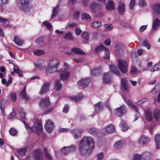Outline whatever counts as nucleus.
I'll list each match as a JSON object with an SVG mask.
<instances>
[{
  "mask_svg": "<svg viewBox=\"0 0 160 160\" xmlns=\"http://www.w3.org/2000/svg\"><path fill=\"white\" fill-rule=\"evenodd\" d=\"M79 151L82 156H87L89 155L90 151V138L85 137L80 140L78 145Z\"/></svg>",
  "mask_w": 160,
  "mask_h": 160,
  "instance_id": "1",
  "label": "nucleus"
},
{
  "mask_svg": "<svg viewBox=\"0 0 160 160\" xmlns=\"http://www.w3.org/2000/svg\"><path fill=\"white\" fill-rule=\"evenodd\" d=\"M59 64V60L56 58H52L49 60L45 70V73L49 75L57 71Z\"/></svg>",
  "mask_w": 160,
  "mask_h": 160,
  "instance_id": "2",
  "label": "nucleus"
},
{
  "mask_svg": "<svg viewBox=\"0 0 160 160\" xmlns=\"http://www.w3.org/2000/svg\"><path fill=\"white\" fill-rule=\"evenodd\" d=\"M24 122L26 128L29 132L34 131L37 133H39L42 131V124L40 121L37 120L35 121L34 125L31 127L29 126L25 121Z\"/></svg>",
  "mask_w": 160,
  "mask_h": 160,
  "instance_id": "3",
  "label": "nucleus"
},
{
  "mask_svg": "<svg viewBox=\"0 0 160 160\" xmlns=\"http://www.w3.org/2000/svg\"><path fill=\"white\" fill-rule=\"evenodd\" d=\"M104 50L105 52L103 58L105 59H109L110 53L109 50L104 47L102 44H100L97 46L95 48V51L97 53Z\"/></svg>",
  "mask_w": 160,
  "mask_h": 160,
  "instance_id": "4",
  "label": "nucleus"
},
{
  "mask_svg": "<svg viewBox=\"0 0 160 160\" xmlns=\"http://www.w3.org/2000/svg\"><path fill=\"white\" fill-rule=\"evenodd\" d=\"M119 69L123 73H125L127 71L128 65L127 62L124 60L120 59L118 60Z\"/></svg>",
  "mask_w": 160,
  "mask_h": 160,
  "instance_id": "5",
  "label": "nucleus"
},
{
  "mask_svg": "<svg viewBox=\"0 0 160 160\" xmlns=\"http://www.w3.org/2000/svg\"><path fill=\"white\" fill-rule=\"evenodd\" d=\"M58 72L60 73V78L62 81H65L70 77V72L67 70H65L64 68L60 69L58 71Z\"/></svg>",
  "mask_w": 160,
  "mask_h": 160,
  "instance_id": "6",
  "label": "nucleus"
},
{
  "mask_svg": "<svg viewBox=\"0 0 160 160\" xmlns=\"http://www.w3.org/2000/svg\"><path fill=\"white\" fill-rule=\"evenodd\" d=\"M89 78H85L79 80L77 82V85L80 88H82L88 87L90 82Z\"/></svg>",
  "mask_w": 160,
  "mask_h": 160,
  "instance_id": "7",
  "label": "nucleus"
},
{
  "mask_svg": "<svg viewBox=\"0 0 160 160\" xmlns=\"http://www.w3.org/2000/svg\"><path fill=\"white\" fill-rule=\"evenodd\" d=\"M126 108L124 105L123 104L114 110V113L117 116L121 117L126 112Z\"/></svg>",
  "mask_w": 160,
  "mask_h": 160,
  "instance_id": "8",
  "label": "nucleus"
},
{
  "mask_svg": "<svg viewBox=\"0 0 160 160\" xmlns=\"http://www.w3.org/2000/svg\"><path fill=\"white\" fill-rule=\"evenodd\" d=\"M33 156L34 160H43V156L42 152L40 149H38L34 150Z\"/></svg>",
  "mask_w": 160,
  "mask_h": 160,
  "instance_id": "9",
  "label": "nucleus"
},
{
  "mask_svg": "<svg viewBox=\"0 0 160 160\" xmlns=\"http://www.w3.org/2000/svg\"><path fill=\"white\" fill-rule=\"evenodd\" d=\"M112 78L111 72H108L104 73L103 75V83L106 84L110 83L112 81Z\"/></svg>",
  "mask_w": 160,
  "mask_h": 160,
  "instance_id": "10",
  "label": "nucleus"
},
{
  "mask_svg": "<svg viewBox=\"0 0 160 160\" xmlns=\"http://www.w3.org/2000/svg\"><path fill=\"white\" fill-rule=\"evenodd\" d=\"M103 134L104 135L111 133L115 132V129L113 126L111 124H109L102 129Z\"/></svg>",
  "mask_w": 160,
  "mask_h": 160,
  "instance_id": "11",
  "label": "nucleus"
},
{
  "mask_svg": "<svg viewBox=\"0 0 160 160\" xmlns=\"http://www.w3.org/2000/svg\"><path fill=\"white\" fill-rule=\"evenodd\" d=\"M29 0H18V5L21 10H25L27 8Z\"/></svg>",
  "mask_w": 160,
  "mask_h": 160,
  "instance_id": "12",
  "label": "nucleus"
},
{
  "mask_svg": "<svg viewBox=\"0 0 160 160\" xmlns=\"http://www.w3.org/2000/svg\"><path fill=\"white\" fill-rule=\"evenodd\" d=\"M53 122L50 120H48L45 125V128L47 131L49 132H51L53 130Z\"/></svg>",
  "mask_w": 160,
  "mask_h": 160,
  "instance_id": "13",
  "label": "nucleus"
},
{
  "mask_svg": "<svg viewBox=\"0 0 160 160\" xmlns=\"http://www.w3.org/2000/svg\"><path fill=\"white\" fill-rule=\"evenodd\" d=\"M49 104V98L48 97L42 99L40 101L39 105L42 108H44L47 106Z\"/></svg>",
  "mask_w": 160,
  "mask_h": 160,
  "instance_id": "14",
  "label": "nucleus"
},
{
  "mask_svg": "<svg viewBox=\"0 0 160 160\" xmlns=\"http://www.w3.org/2000/svg\"><path fill=\"white\" fill-rule=\"evenodd\" d=\"M149 139L144 135L142 136L138 141L139 144L141 145L147 144L149 142Z\"/></svg>",
  "mask_w": 160,
  "mask_h": 160,
  "instance_id": "15",
  "label": "nucleus"
},
{
  "mask_svg": "<svg viewBox=\"0 0 160 160\" xmlns=\"http://www.w3.org/2000/svg\"><path fill=\"white\" fill-rule=\"evenodd\" d=\"M101 5L95 2H93L91 4V9L92 12L95 13L97 10H98L101 8Z\"/></svg>",
  "mask_w": 160,
  "mask_h": 160,
  "instance_id": "16",
  "label": "nucleus"
},
{
  "mask_svg": "<svg viewBox=\"0 0 160 160\" xmlns=\"http://www.w3.org/2000/svg\"><path fill=\"white\" fill-rule=\"evenodd\" d=\"M83 131L82 129H75L71 131L72 134L73 136L75 139H77L79 137Z\"/></svg>",
  "mask_w": 160,
  "mask_h": 160,
  "instance_id": "17",
  "label": "nucleus"
},
{
  "mask_svg": "<svg viewBox=\"0 0 160 160\" xmlns=\"http://www.w3.org/2000/svg\"><path fill=\"white\" fill-rule=\"evenodd\" d=\"M76 147L74 145H71L70 146L67 147L66 149H68V151H65V149L64 148H62L61 149L62 152L64 154H66L68 153L72 152L74 151L76 149Z\"/></svg>",
  "mask_w": 160,
  "mask_h": 160,
  "instance_id": "18",
  "label": "nucleus"
},
{
  "mask_svg": "<svg viewBox=\"0 0 160 160\" xmlns=\"http://www.w3.org/2000/svg\"><path fill=\"white\" fill-rule=\"evenodd\" d=\"M95 108V112L93 115H91V116H92L93 117L95 115H96L97 113L102 108V106L101 105V102H98L97 103L94 105Z\"/></svg>",
  "mask_w": 160,
  "mask_h": 160,
  "instance_id": "19",
  "label": "nucleus"
},
{
  "mask_svg": "<svg viewBox=\"0 0 160 160\" xmlns=\"http://www.w3.org/2000/svg\"><path fill=\"white\" fill-rule=\"evenodd\" d=\"M125 142L123 140H119L116 142L114 145V147L116 149H120L124 145Z\"/></svg>",
  "mask_w": 160,
  "mask_h": 160,
  "instance_id": "20",
  "label": "nucleus"
},
{
  "mask_svg": "<svg viewBox=\"0 0 160 160\" xmlns=\"http://www.w3.org/2000/svg\"><path fill=\"white\" fill-rule=\"evenodd\" d=\"M50 84L49 82L45 83L42 86V89L39 92L40 94L46 93L48 90Z\"/></svg>",
  "mask_w": 160,
  "mask_h": 160,
  "instance_id": "21",
  "label": "nucleus"
},
{
  "mask_svg": "<svg viewBox=\"0 0 160 160\" xmlns=\"http://www.w3.org/2000/svg\"><path fill=\"white\" fill-rule=\"evenodd\" d=\"M20 96L22 98L25 100H28L30 98L28 95L26 91V86H25L23 90L20 93Z\"/></svg>",
  "mask_w": 160,
  "mask_h": 160,
  "instance_id": "22",
  "label": "nucleus"
},
{
  "mask_svg": "<svg viewBox=\"0 0 160 160\" xmlns=\"http://www.w3.org/2000/svg\"><path fill=\"white\" fill-rule=\"evenodd\" d=\"M118 8L119 13L121 15H123L125 11V4L123 2H120Z\"/></svg>",
  "mask_w": 160,
  "mask_h": 160,
  "instance_id": "23",
  "label": "nucleus"
},
{
  "mask_svg": "<svg viewBox=\"0 0 160 160\" xmlns=\"http://www.w3.org/2000/svg\"><path fill=\"white\" fill-rule=\"evenodd\" d=\"M107 10H112L114 9V5L113 2L109 0L105 6Z\"/></svg>",
  "mask_w": 160,
  "mask_h": 160,
  "instance_id": "24",
  "label": "nucleus"
},
{
  "mask_svg": "<svg viewBox=\"0 0 160 160\" xmlns=\"http://www.w3.org/2000/svg\"><path fill=\"white\" fill-rule=\"evenodd\" d=\"M152 8L154 13L156 15L160 14V4L156 3L152 7Z\"/></svg>",
  "mask_w": 160,
  "mask_h": 160,
  "instance_id": "25",
  "label": "nucleus"
},
{
  "mask_svg": "<svg viewBox=\"0 0 160 160\" xmlns=\"http://www.w3.org/2000/svg\"><path fill=\"white\" fill-rule=\"evenodd\" d=\"M102 68L99 67L92 70L91 71V74L92 76L99 75L102 72Z\"/></svg>",
  "mask_w": 160,
  "mask_h": 160,
  "instance_id": "26",
  "label": "nucleus"
},
{
  "mask_svg": "<svg viewBox=\"0 0 160 160\" xmlns=\"http://www.w3.org/2000/svg\"><path fill=\"white\" fill-rule=\"evenodd\" d=\"M119 126L122 130L123 131H125L129 129V127L127 124L123 120H122L120 123Z\"/></svg>",
  "mask_w": 160,
  "mask_h": 160,
  "instance_id": "27",
  "label": "nucleus"
},
{
  "mask_svg": "<svg viewBox=\"0 0 160 160\" xmlns=\"http://www.w3.org/2000/svg\"><path fill=\"white\" fill-rule=\"evenodd\" d=\"M142 160H150L151 156V154L148 152H145L141 155Z\"/></svg>",
  "mask_w": 160,
  "mask_h": 160,
  "instance_id": "28",
  "label": "nucleus"
},
{
  "mask_svg": "<svg viewBox=\"0 0 160 160\" xmlns=\"http://www.w3.org/2000/svg\"><path fill=\"white\" fill-rule=\"evenodd\" d=\"M83 95L82 94H80L77 96H70L69 98L71 100L75 101H78L81 99L83 98Z\"/></svg>",
  "mask_w": 160,
  "mask_h": 160,
  "instance_id": "29",
  "label": "nucleus"
},
{
  "mask_svg": "<svg viewBox=\"0 0 160 160\" xmlns=\"http://www.w3.org/2000/svg\"><path fill=\"white\" fill-rule=\"evenodd\" d=\"M27 151V148L24 147L18 149L17 150V152L21 156L23 157L26 154V152Z\"/></svg>",
  "mask_w": 160,
  "mask_h": 160,
  "instance_id": "30",
  "label": "nucleus"
},
{
  "mask_svg": "<svg viewBox=\"0 0 160 160\" xmlns=\"http://www.w3.org/2000/svg\"><path fill=\"white\" fill-rule=\"evenodd\" d=\"M34 65L36 68L40 70H42V69L44 68L46 66L44 62L42 60L38 64L34 63Z\"/></svg>",
  "mask_w": 160,
  "mask_h": 160,
  "instance_id": "31",
  "label": "nucleus"
},
{
  "mask_svg": "<svg viewBox=\"0 0 160 160\" xmlns=\"http://www.w3.org/2000/svg\"><path fill=\"white\" fill-rule=\"evenodd\" d=\"M155 140L156 142V148L159 149L160 148V134H157L155 137Z\"/></svg>",
  "mask_w": 160,
  "mask_h": 160,
  "instance_id": "32",
  "label": "nucleus"
},
{
  "mask_svg": "<svg viewBox=\"0 0 160 160\" xmlns=\"http://www.w3.org/2000/svg\"><path fill=\"white\" fill-rule=\"evenodd\" d=\"M63 38L65 39L70 41H73L74 39V38L71 32H68L66 33L63 36Z\"/></svg>",
  "mask_w": 160,
  "mask_h": 160,
  "instance_id": "33",
  "label": "nucleus"
},
{
  "mask_svg": "<svg viewBox=\"0 0 160 160\" xmlns=\"http://www.w3.org/2000/svg\"><path fill=\"white\" fill-rule=\"evenodd\" d=\"M71 51L78 54L82 55L85 54V52L81 50L80 48H72Z\"/></svg>",
  "mask_w": 160,
  "mask_h": 160,
  "instance_id": "34",
  "label": "nucleus"
},
{
  "mask_svg": "<svg viewBox=\"0 0 160 160\" xmlns=\"http://www.w3.org/2000/svg\"><path fill=\"white\" fill-rule=\"evenodd\" d=\"M14 42L18 46H22L23 45L24 41L20 39L17 36H15L14 38Z\"/></svg>",
  "mask_w": 160,
  "mask_h": 160,
  "instance_id": "35",
  "label": "nucleus"
},
{
  "mask_svg": "<svg viewBox=\"0 0 160 160\" xmlns=\"http://www.w3.org/2000/svg\"><path fill=\"white\" fill-rule=\"evenodd\" d=\"M160 25V21L158 18H156L152 24V29H156Z\"/></svg>",
  "mask_w": 160,
  "mask_h": 160,
  "instance_id": "36",
  "label": "nucleus"
},
{
  "mask_svg": "<svg viewBox=\"0 0 160 160\" xmlns=\"http://www.w3.org/2000/svg\"><path fill=\"white\" fill-rule=\"evenodd\" d=\"M154 117L155 120L158 121L159 119L160 115V111L158 109H155L153 113Z\"/></svg>",
  "mask_w": 160,
  "mask_h": 160,
  "instance_id": "37",
  "label": "nucleus"
},
{
  "mask_svg": "<svg viewBox=\"0 0 160 160\" xmlns=\"http://www.w3.org/2000/svg\"><path fill=\"white\" fill-rule=\"evenodd\" d=\"M146 117L147 121H150L152 119L151 112L149 110H146L145 111Z\"/></svg>",
  "mask_w": 160,
  "mask_h": 160,
  "instance_id": "38",
  "label": "nucleus"
},
{
  "mask_svg": "<svg viewBox=\"0 0 160 160\" xmlns=\"http://www.w3.org/2000/svg\"><path fill=\"white\" fill-rule=\"evenodd\" d=\"M82 38H83V42L84 43L87 42L89 39V33L86 32H84L82 35Z\"/></svg>",
  "mask_w": 160,
  "mask_h": 160,
  "instance_id": "39",
  "label": "nucleus"
},
{
  "mask_svg": "<svg viewBox=\"0 0 160 160\" xmlns=\"http://www.w3.org/2000/svg\"><path fill=\"white\" fill-rule=\"evenodd\" d=\"M121 85L125 90H128V87L127 85V81L125 78H123L122 79Z\"/></svg>",
  "mask_w": 160,
  "mask_h": 160,
  "instance_id": "40",
  "label": "nucleus"
},
{
  "mask_svg": "<svg viewBox=\"0 0 160 160\" xmlns=\"http://www.w3.org/2000/svg\"><path fill=\"white\" fill-rule=\"evenodd\" d=\"M59 8V6L58 5H57L56 7L53 8L52 11V14L51 17L52 19L56 16L57 14L58 13Z\"/></svg>",
  "mask_w": 160,
  "mask_h": 160,
  "instance_id": "41",
  "label": "nucleus"
},
{
  "mask_svg": "<svg viewBox=\"0 0 160 160\" xmlns=\"http://www.w3.org/2000/svg\"><path fill=\"white\" fill-rule=\"evenodd\" d=\"M111 70L112 72H113L116 74L119 75H120V72L118 71L116 67L113 65H111L110 66Z\"/></svg>",
  "mask_w": 160,
  "mask_h": 160,
  "instance_id": "42",
  "label": "nucleus"
},
{
  "mask_svg": "<svg viewBox=\"0 0 160 160\" xmlns=\"http://www.w3.org/2000/svg\"><path fill=\"white\" fill-rule=\"evenodd\" d=\"M55 87L57 90H60L62 87L61 81L59 80H56L55 85Z\"/></svg>",
  "mask_w": 160,
  "mask_h": 160,
  "instance_id": "43",
  "label": "nucleus"
},
{
  "mask_svg": "<svg viewBox=\"0 0 160 160\" xmlns=\"http://www.w3.org/2000/svg\"><path fill=\"white\" fill-rule=\"evenodd\" d=\"M43 150L45 153V157L47 160H52V157L48 152L47 149L45 148H44Z\"/></svg>",
  "mask_w": 160,
  "mask_h": 160,
  "instance_id": "44",
  "label": "nucleus"
},
{
  "mask_svg": "<svg viewBox=\"0 0 160 160\" xmlns=\"http://www.w3.org/2000/svg\"><path fill=\"white\" fill-rule=\"evenodd\" d=\"M33 53L36 55H40L45 53L44 51L43 50L38 49L34 51Z\"/></svg>",
  "mask_w": 160,
  "mask_h": 160,
  "instance_id": "45",
  "label": "nucleus"
},
{
  "mask_svg": "<svg viewBox=\"0 0 160 160\" xmlns=\"http://www.w3.org/2000/svg\"><path fill=\"white\" fill-rule=\"evenodd\" d=\"M128 104L131 107V108L133 109L136 112H138V108L137 107L133 104L131 101L130 100H128L127 102Z\"/></svg>",
  "mask_w": 160,
  "mask_h": 160,
  "instance_id": "46",
  "label": "nucleus"
},
{
  "mask_svg": "<svg viewBox=\"0 0 160 160\" xmlns=\"http://www.w3.org/2000/svg\"><path fill=\"white\" fill-rule=\"evenodd\" d=\"M101 22L99 21H95L92 23L91 26L93 28H97L101 25Z\"/></svg>",
  "mask_w": 160,
  "mask_h": 160,
  "instance_id": "47",
  "label": "nucleus"
},
{
  "mask_svg": "<svg viewBox=\"0 0 160 160\" xmlns=\"http://www.w3.org/2000/svg\"><path fill=\"white\" fill-rule=\"evenodd\" d=\"M10 97L11 100L12 101L14 102L17 98L16 93L13 92H11L10 93Z\"/></svg>",
  "mask_w": 160,
  "mask_h": 160,
  "instance_id": "48",
  "label": "nucleus"
},
{
  "mask_svg": "<svg viewBox=\"0 0 160 160\" xmlns=\"http://www.w3.org/2000/svg\"><path fill=\"white\" fill-rule=\"evenodd\" d=\"M160 68V64H158L152 66L150 68L151 71L154 72L158 70Z\"/></svg>",
  "mask_w": 160,
  "mask_h": 160,
  "instance_id": "49",
  "label": "nucleus"
},
{
  "mask_svg": "<svg viewBox=\"0 0 160 160\" xmlns=\"http://www.w3.org/2000/svg\"><path fill=\"white\" fill-rule=\"evenodd\" d=\"M44 37L40 36L36 39L35 42L38 44L42 43L44 41Z\"/></svg>",
  "mask_w": 160,
  "mask_h": 160,
  "instance_id": "50",
  "label": "nucleus"
},
{
  "mask_svg": "<svg viewBox=\"0 0 160 160\" xmlns=\"http://www.w3.org/2000/svg\"><path fill=\"white\" fill-rule=\"evenodd\" d=\"M19 72H22V71L17 66H15L13 68V71L11 72V74H13L15 73H18Z\"/></svg>",
  "mask_w": 160,
  "mask_h": 160,
  "instance_id": "51",
  "label": "nucleus"
},
{
  "mask_svg": "<svg viewBox=\"0 0 160 160\" xmlns=\"http://www.w3.org/2000/svg\"><path fill=\"white\" fill-rule=\"evenodd\" d=\"M99 132V131L98 129L95 128H91V134L93 135L98 134Z\"/></svg>",
  "mask_w": 160,
  "mask_h": 160,
  "instance_id": "52",
  "label": "nucleus"
},
{
  "mask_svg": "<svg viewBox=\"0 0 160 160\" xmlns=\"http://www.w3.org/2000/svg\"><path fill=\"white\" fill-rule=\"evenodd\" d=\"M104 28L107 31H109L113 28V26L110 24H106L104 25Z\"/></svg>",
  "mask_w": 160,
  "mask_h": 160,
  "instance_id": "53",
  "label": "nucleus"
},
{
  "mask_svg": "<svg viewBox=\"0 0 160 160\" xmlns=\"http://www.w3.org/2000/svg\"><path fill=\"white\" fill-rule=\"evenodd\" d=\"M9 133L11 135L14 136L17 134V132L15 129L11 128L9 130Z\"/></svg>",
  "mask_w": 160,
  "mask_h": 160,
  "instance_id": "54",
  "label": "nucleus"
},
{
  "mask_svg": "<svg viewBox=\"0 0 160 160\" xmlns=\"http://www.w3.org/2000/svg\"><path fill=\"white\" fill-rule=\"evenodd\" d=\"M43 24L46 27H47V28L48 29H50V28H51L52 26V25L51 24L47 22V21H44L43 22Z\"/></svg>",
  "mask_w": 160,
  "mask_h": 160,
  "instance_id": "55",
  "label": "nucleus"
},
{
  "mask_svg": "<svg viewBox=\"0 0 160 160\" xmlns=\"http://www.w3.org/2000/svg\"><path fill=\"white\" fill-rule=\"evenodd\" d=\"M133 160H142L141 155L137 154H135L133 156Z\"/></svg>",
  "mask_w": 160,
  "mask_h": 160,
  "instance_id": "56",
  "label": "nucleus"
},
{
  "mask_svg": "<svg viewBox=\"0 0 160 160\" xmlns=\"http://www.w3.org/2000/svg\"><path fill=\"white\" fill-rule=\"evenodd\" d=\"M7 103V100L6 99H2L0 103V108H5L6 107Z\"/></svg>",
  "mask_w": 160,
  "mask_h": 160,
  "instance_id": "57",
  "label": "nucleus"
},
{
  "mask_svg": "<svg viewBox=\"0 0 160 160\" xmlns=\"http://www.w3.org/2000/svg\"><path fill=\"white\" fill-rule=\"evenodd\" d=\"M139 5L141 7H144L147 5L145 0H140L138 2Z\"/></svg>",
  "mask_w": 160,
  "mask_h": 160,
  "instance_id": "58",
  "label": "nucleus"
},
{
  "mask_svg": "<svg viewBox=\"0 0 160 160\" xmlns=\"http://www.w3.org/2000/svg\"><path fill=\"white\" fill-rule=\"evenodd\" d=\"M84 60L83 58L82 57L79 58H74L73 59V61L78 62L80 63L82 62Z\"/></svg>",
  "mask_w": 160,
  "mask_h": 160,
  "instance_id": "59",
  "label": "nucleus"
},
{
  "mask_svg": "<svg viewBox=\"0 0 160 160\" xmlns=\"http://www.w3.org/2000/svg\"><path fill=\"white\" fill-rule=\"evenodd\" d=\"M104 157V154L101 152L98 153L97 155V160H102Z\"/></svg>",
  "mask_w": 160,
  "mask_h": 160,
  "instance_id": "60",
  "label": "nucleus"
},
{
  "mask_svg": "<svg viewBox=\"0 0 160 160\" xmlns=\"http://www.w3.org/2000/svg\"><path fill=\"white\" fill-rule=\"evenodd\" d=\"M135 4V0H131L129 3V8L131 9H133Z\"/></svg>",
  "mask_w": 160,
  "mask_h": 160,
  "instance_id": "61",
  "label": "nucleus"
},
{
  "mask_svg": "<svg viewBox=\"0 0 160 160\" xmlns=\"http://www.w3.org/2000/svg\"><path fill=\"white\" fill-rule=\"evenodd\" d=\"M142 44L143 46H144L146 47L148 49H149L150 48V46L148 42L146 40L142 42Z\"/></svg>",
  "mask_w": 160,
  "mask_h": 160,
  "instance_id": "62",
  "label": "nucleus"
},
{
  "mask_svg": "<svg viewBox=\"0 0 160 160\" xmlns=\"http://www.w3.org/2000/svg\"><path fill=\"white\" fill-rule=\"evenodd\" d=\"M69 131V129L68 128H61L58 130L59 133L66 132Z\"/></svg>",
  "mask_w": 160,
  "mask_h": 160,
  "instance_id": "63",
  "label": "nucleus"
},
{
  "mask_svg": "<svg viewBox=\"0 0 160 160\" xmlns=\"http://www.w3.org/2000/svg\"><path fill=\"white\" fill-rule=\"evenodd\" d=\"M82 18L83 19H88L90 18V16L87 13H84L82 15Z\"/></svg>",
  "mask_w": 160,
  "mask_h": 160,
  "instance_id": "64",
  "label": "nucleus"
}]
</instances>
